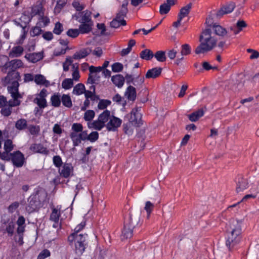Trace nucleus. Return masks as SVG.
Returning a JSON list of instances; mask_svg holds the SVG:
<instances>
[{
	"instance_id": "14",
	"label": "nucleus",
	"mask_w": 259,
	"mask_h": 259,
	"mask_svg": "<svg viewBox=\"0 0 259 259\" xmlns=\"http://www.w3.org/2000/svg\"><path fill=\"white\" fill-rule=\"evenodd\" d=\"M161 67H154L149 69L145 74L146 78H156L159 76L162 72Z\"/></svg>"
},
{
	"instance_id": "33",
	"label": "nucleus",
	"mask_w": 259,
	"mask_h": 259,
	"mask_svg": "<svg viewBox=\"0 0 259 259\" xmlns=\"http://www.w3.org/2000/svg\"><path fill=\"white\" fill-rule=\"evenodd\" d=\"M61 100L65 107L71 108L72 106V101L69 95L63 94Z\"/></svg>"
},
{
	"instance_id": "57",
	"label": "nucleus",
	"mask_w": 259,
	"mask_h": 259,
	"mask_svg": "<svg viewBox=\"0 0 259 259\" xmlns=\"http://www.w3.org/2000/svg\"><path fill=\"white\" fill-rule=\"evenodd\" d=\"M79 33V31L78 29H69L66 32V34L72 38L77 37Z\"/></svg>"
},
{
	"instance_id": "25",
	"label": "nucleus",
	"mask_w": 259,
	"mask_h": 259,
	"mask_svg": "<svg viewBox=\"0 0 259 259\" xmlns=\"http://www.w3.org/2000/svg\"><path fill=\"white\" fill-rule=\"evenodd\" d=\"M10 61L9 58L6 55H0V67L3 73H7V69L5 68L8 66Z\"/></svg>"
},
{
	"instance_id": "12",
	"label": "nucleus",
	"mask_w": 259,
	"mask_h": 259,
	"mask_svg": "<svg viewBox=\"0 0 259 259\" xmlns=\"http://www.w3.org/2000/svg\"><path fill=\"white\" fill-rule=\"evenodd\" d=\"M29 149L33 153H40L46 155L49 154V150L41 143L31 144Z\"/></svg>"
},
{
	"instance_id": "31",
	"label": "nucleus",
	"mask_w": 259,
	"mask_h": 259,
	"mask_svg": "<svg viewBox=\"0 0 259 259\" xmlns=\"http://www.w3.org/2000/svg\"><path fill=\"white\" fill-rule=\"evenodd\" d=\"M42 7L41 4L39 5H36L34 7H31V12L29 15L32 18L36 15H38L40 16H42V13H41Z\"/></svg>"
},
{
	"instance_id": "24",
	"label": "nucleus",
	"mask_w": 259,
	"mask_h": 259,
	"mask_svg": "<svg viewBox=\"0 0 259 259\" xmlns=\"http://www.w3.org/2000/svg\"><path fill=\"white\" fill-rule=\"evenodd\" d=\"M24 51L23 48L18 46L13 47L9 53L10 57H19L21 56Z\"/></svg>"
},
{
	"instance_id": "47",
	"label": "nucleus",
	"mask_w": 259,
	"mask_h": 259,
	"mask_svg": "<svg viewBox=\"0 0 259 259\" xmlns=\"http://www.w3.org/2000/svg\"><path fill=\"white\" fill-rule=\"evenodd\" d=\"M53 162L54 165L59 168L63 165L62 158L59 155H55L53 156Z\"/></svg>"
},
{
	"instance_id": "15",
	"label": "nucleus",
	"mask_w": 259,
	"mask_h": 259,
	"mask_svg": "<svg viewBox=\"0 0 259 259\" xmlns=\"http://www.w3.org/2000/svg\"><path fill=\"white\" fill-rule=\"evenodd\" d=\"M30 12L28 11H24L21 17L19 18L20 21L23 24V30H24L32 20V17H30Z\"/></svg>"
},
{
	"instance_id": "51",
	"label": "nucleus",
	"mask_w": 259,
	"mask_h": 259,
	"mask_svg": "<svg viewBox=\"0 0 259 259\" xmlns=\"http://www.w3.org/2000/svg\"><path fill=\"white\" fill-rule=\"evenodd\" d=\"M235 7V3L233 2H231L229 4L223 6L222 8L224 9V11H225V12L227 14L231 13L234 10Z\"/></svg>"
},
{
	"instance_id": "49",
	"label": "nucleus",
	"mask_w": 259,
	"mask_h": 259,
	"mask_svg": "<svg viewBox=\"0 0 259 259\" xmlns=\"http://www.w3.org/2000/svg\"><path fill=\"white\" fill-rule=\"evenodd\" d=\"M89 128L93 127L94 129L100 131L104 127V124L101 123L99 120L94 121L92 123L91 125H88Z\"/></svg>"
},
{
	"instance_id": "34",
	"label": "nucleus",
	"mask_w": 259,
	"mask_h": 259,
	"mask_svg": "<svg viewBox=\"0 0 259 259\" xmlns=\"http://www.w3.org/2000/svg\"><path fill=\"white\" fill-rule=\"evenodd\" d=\"M28 55L31 57V62L33 63L42 60L44 58L43 52L30 53L28 54Z\"/></svg>"
},
{
	"instance_id": "62",
	"label": "nucleus",
	"mask_w": 259,
	"mask_h": 259,
	"mask_svg": "<svg viewBox=\"0 0 259 259\" xmlns=\"http://www.w3.org/2000/svg\"><path fill=\"white\" fill-rule=\"evenodd\" d=\"M246 51L249 53H251V55L249 57L250 59L253 60L259 58V52L257 51L252 49H247Z\"/></svg>"
},
{
	"instance_id": "45",
	"label": "nucleus",
	"mask_w": 259,
	"mask_h": 259,
	"mask_svg": "<svg viewBox=\"0 0 259 259\" xmlns=\"http://www.w3.org/2000/svg\"><path fill=\"white\" fill-rule=\"evenodd\" d=\"M154 207V205L150 201H147L145 203L144 209L146 210L147 213V218L149 219L151 212L153 211Z\"/></svg>"
},
{
	"instance_id": "61",
	"label": "nucleus",
	"mask_w": 259,
	"mask_h": 259,
	"mask_svg": "<svg viewBox=\"0 0 259 259\" xmlns=\"http://www.w3.org/2000/svg\"><path fill=\"white\" fill-rule=\"evenodd\" d=\"M214 12L215 11L210 12V14L206 19L205 24L208 27H211V26H213V25L214 24L213 23V18L212 17L213 16V12Z\"/></svg>"
},
{
	"instance_id": "4",
	"label": "nucleus",
	"mask_w": 259,
	"mask_h": 259,
	"mask_svg": "<svg viewBox=\"0 0 259 259\" xmlns=\"http://www.w3.org/2000/svg\"><path fill=\"white\" fill-rule=\"evenodd\" d=\"M88 246V235L87 234H79L76 237L75 244V253L82 255Z\"/></svg>"
},
{
	"instance_id": "44",
	"label": "nucleus",
	"mask_w": 259,
	"mask_h": 259,
	"mask_svg": "<svg viewBox=\"0 0 259 259\" xmlns=\"http://www.w3.org/2000/svg\"><path fill=\"white\" fill-rule=\"evenodd\" d=\"M131 123L128 121L127 123H124L122 127L124 133L128 135H132L133 133V130L131 126Z\"/></svg>"
},
{
	"instance_id": "13",
	"label": "nucleus",
	"mask_w": 259,
	"mask_h": 259,
	"mask_svg": "<svg viewBox=\"0 0 259 259\" xmlns=\"http://www.w3.org/2000/svg\"><path fill=\"white\" fill-rule=\"evenodd\" d=\"M19 83L14 82L13 85L8 87V92L11 94L12 97L15 100H18V98H22V95L19 92Z\"/></svg>"
},
{
	"instance_id": "21",
	"label": "nucleus",
	"mask_w": 259,
	"mask_h": 259,
	"mask_svg": "<svg viewBox=\"0 0 259 259\" xmlns=\"http://www.w3.org/2000/svg\"><path fill=\"white\" fill-rule=\"evenodd\" d=\"M127 5L128 2L127 1L123 2L122 4L121 8L119 12L116 14L115 18L116 19H121L122 18H124L126 16V15L128 13V9H127Z\"/></svg>"
},
{
	"instance_id": "7",
	"label": "nucleus",
	"mask_w": 259,
	"mask_h": 259,
	"mask_svg": "<svg viewBox=\"0 0 259 259\" xmlns=\"http://www.w3.org/2000/svg\"><path fill=\"white\" fill-rule=\"evenodd\" d=\"M12 155V162L14 166L16 167H22L25 162V159L24 154L19 150L11 153Z\"/></svg>"
},
{
	"instance_id": "38",
	"label": "nucleus",
	"mask_w": 259,
	"mask_h": 259,
	"mask_svg": "<svg viewBox=\"0 0 259 259\" xmlns=\"http://www.w3.org/2000/svg\"><path fill=\"white\" fill-rule=\"evenodd\" d=\"M111 102L107 99H100L98 105V108L100 110H104L106 109L107 106L110 105Z\"/></svg>"
},
{
	"instance_id": "53",
	"label": "nucleus",
	"mask_w": 259,
	"mask_h": 259,
	"mask_svg": "<svg viewBox=\"0 0 259 259\" xmlns=\"http://www.w3.org/2000/svg\"><path fill=\"white\" fill-rule=\"evenodd\" d=\"M123 66L119 62H116L112 65V70L114 72H120L122 71Z\"/></svg>"
},
{
	"instance_id": "56",
	"label": "nucleus",
	"mask_w": 259,
	"mask_h": 259,
	"mask_svg": "<svg viewBox=\"0 0 259 259\" xmlns=\"http://www.w3.org/2000/svg\"><path fill=\"white\" fill-rule=\"evenodd\" d=\"M87 140L90 141L91 142H95L99 139V134L97 132H92L87 137Z\"/></svg>"
},
{
	"instance_id": "43",
	"label": "nucleus",
	"mask_w": 259,
	"mask_h": 259,
	"mask_svg": "<svg viewBox=\"0 0 259 259\" xmlns=\"http://www.w3.org/2000/svg\"><path fill=\"white\" fill-rule=\"evenodd\" d=\"M191 53V48L189 45L185 44L181 47V54L182 56H187Z\"/></svg>"
},
{
	"instance_id": "10",
	"label": "nucleus",
	"mask_w": 259,
	"mask_h": 259,
	"mask_svg": "<svg viewBox=\"0 0 259 259\" xmlns=\"http://www.w3.org/2000/svg\"><path fill=\"white\" fill-rule=\"evenodd\" d=\"M24 64L20 59H13L10 61L8 67L5 68L7 69V72L8 71H18L17 70L19 68L23 67Z\"/></svg>"
},
{
	"instance_id": "28",
	"label": "nucleus",
	"mask_w": 259,
	"mask_h": 259,
	"mask_svg": "<svg viewBox=\"0 0 259 259\" xmlns=\"http://www.w3.org/2000/svg\"><path fill=\"white\" fill-rule=\"evenodd\" d=\"M213 29L216 35L224 36L228 33L227 30L220 25L215 23L213 25Z\"/></svg>"
},
{
	"instance_id": "22",
	"label": "nucleus",
	"mask_w": 259,
	"mask_h": 259,
	"mask_svg": "<svg viewBox=\"0 0 259 259\" xmlns=\"http://www.w3.org/2000/svg\"><path fill=\"white\" fill-rule=\"evenodd\" d=\"M139 221L140 219L138 217L130 214L128 220L124 222V224L134 229L139 224Z\"/></svg>"
},
{
	"instance_id": "50",
	"label": "nucleus",
	"mask_w": 259,
	"mask_h": 259,
	"mask_svg": "<svg viewBox=\"0 0 259 259\" xmlns=\"http://www.w3.org/2000/svg\"><path fill=\"white\" fill-rule=\"evenodd\" d=\"M170 8L171 7L169 5L166 4V3H164L160 6L159 13L161 15L166 14L169 12Z\"/></svg>"
},
{
	"instance_id": "35",
	"label": "nucleus",
	"mask_w": 259,
	"mask_h": 259,
	"mask_svg": "<svg viewBox=\"0 0 259 259\" xmlns=\"http://www.w3.org/2000/svg\"><path fill=\"white\" fill-rule=\"evenodd\" d=\"M60 217V212L55 208H53L52 212L51 213L50 220L56 223H58L59 222V218Z\"/></svg>"
},
{
	"instance_id": "55",
	"label": "nucleus",
	"mask_w": 259,
	"mask_h": 259,
	"mask_svg": "<svg viewBox=\"0 0 259 259\" xmlns=\"http://www.w3.org/2000/svg\"><path fill=\"white\" fill-rule=\"evenodd\" d=\"M66 4V2L65 1L62 2V1H57L56 5L55 7V12L57 13H59L61 10L65 7Z\"/></svg>"
},
{
	"instance_id": "37",
	"label": "nucleus",
	"mask_w": 259,
	"mask_h": 259,
	"mask_svg": "<svg viewBox=\"0 0 259 259\" xmlns=\"http://www.w3.org/2000/svg\"><path fill=\"white\" fill-rule=\"evenodd\" d=\"M33 101L40 109H44L48 106V104L46 98H36L34 99Z\"/></svg>"
},
{
	"instance_id": "26",
	"label": "nucleus",
	"mask_w": 259,
	"mask_h": 259,
	"mask_svg": "<svg viewBox=\"0 0 259 259\" xmlns=\"http://www.w3.org/2000/svg\"><path fill=\"white\" fill-rule=\"evenodd\" d=\"M192 7V4L190 3L186 6L182 7L180 10L178 16L179 17H181L182 19H183L184 17L187 16L190 13Z\"/></svg>"
},
{
	"instance_id": "46",
	"label": "nucleus",
	"mask_w": 259,
	"mask_h": 259,
	"mask_svg": "<svg viewBox=\"0 0 259 259\" xmlns=\"http://www.w3.org/2000/svg\"><path fill=\"white\" fill-rule=\"evenodd\" d=\"M95 113L93 110H88L84 113L83 118L87 121L92 120L95 117Z\"/></svg>"
},
{
	"instance_id": "63",
	"label": "nucleus",
	"mask_w": 259,
	"mask_h": 259,
	"mask_svg": "<svg viewBox=\"0 0 259 259\" xmlns=\"http://www.w3.org/2000/svg\"><path fill=\"white\" fill-rule=\"evenodd\" d=\"M212 68V66L209 64L208 62L204 61L202 63V68H200L198 71L201 72L205 71H209Z\"/></svg>"
},
{
	"instance_id": "32",
	"label": "nucleus",
	"mask_w": 259,
	"mask_h": 259,
	"mask_svg": "<svg viewBox=\"0 0 259 259\" xmlns=\"http://www.w3.org/2000/svg\"><path fill=\"white\" fill-rule=\"evenodd\" d=\"M85 90L84 85L82 83H79L74 87L72 93L76 95H80L84 93Z\"/></svg>"
},
{
	"instance_id": "11",
	"label": "nucleus",
	"mask_w": 259,
	"mask_h": 259,
	"mask_svg": "<svg viewBox=\"0 0 259 259\" xmlns=\"http://www.w3.org/2000/svg\"><path fill=\"white\" fill-rule=\"evenodd\" d=\"M73 171V167L71 163H64L62 165V168H59V172L63 178H68L70 177L71 172Z\"/></svg>"
},
{
	"instance_id": "17",
	"label": "nucleus",
	"mask_w": 259,
	"mask_h": 259,
	"mask_svg": "<svg viewBox=\"0 0 259 259\" xmlns=\"http://www.w3.org/2000/svg\"><path fill=\"white\" fill-rule=\"evenodd\" d=\"M133 229L124 224V227L121 235V239L123 241L124 239L131 238L133 235Z\"/></svg>"
},
{
	"instance_id": "52",
	"label": "nucleus",
	"mask_w": 259,
	"mask_h": 259,
	"mask_svg": "<svg viewBox=\"0 0 259 259\" xmlns=\"http://www.w3.org/2000/svg\"><path fill=\"white\" fill-rule=\"evenodd\" d=\"M71 130L72 132L71 133H74V134H77L82 132L83 130V126L80 123H74L72 125Z\"/></svg>"
},
{
	"instance_id": "1",
	"label": "nucleus",
	"mask_w": 259,
	"mask_h": 259,
	"mask_svg": "<svg viewBox=\"0 0 259 259\" xmlns=\"http://www.w3.org/2000/svg\"><path fill=\"white\" fill-rule=\"evenodd\" d=\"M47 196V193L45 190L38 188L28 198V204L26 207V211L29 213L38 211L43 207Z\"/></svg>"
},
{
	"instance_id": "20",
	"label": "nucleus",
	"mask_w": 259,
	"mask_h": 259,
	"mask_svg": "<svg viewBox=\"0 0 259 259\" xmlns=\"http://www.w3.org/2000/svg\"><path fill=\"white\" fill-rule=\"evenodd\" d=\"M81 24L78 29L81 34H86L91 32L92 30L93 23L80 22Z\"/></svg>"
},
{
	"instance_id": "40",
	"label": "nucleus",
	"mask_w": 259,
	"mask_h": 259,
	"mask_svg": "<svg viewBox=\"0 0 259 259\" xmlns=\"http://www.w3.org/2000/svg\"><path fill=\"white\" fill-rule=\"evenodd\" d=\"M73 85V81L71 78H65L62 83V87L65 90H69Z\"/></svg>"
},
{
	"instance_id": "42",
	"label": "nucleus",
	"mask_w": 259,
	"mask_h": 259,
	"mask_svg": "<svg viewBox=\"0 0 259 259\" xmlns=\"http://www.w3.org/2000/svg\"><path fill=\"white\" fill-rule=\"evenodd\" d=\"M15 127L19 130H22L27 127V121L25 119H20L17 121Z\"/></svg>"
},
{
	"instance_id": "29",
	"label": "nucleus",
	"mask_w": 259,
	"mask_h": 259,
	"mask_svg": "<svg viewBox=\"0 0 259 259\" xmlns=\"http://www.w3.org/2000/svg\"><path fill=\"white\" fill-rule=\"evenodd\" d=\"M110 118V111L106 110L104 111L101 114H100L98 117V120L100 121L101 123L104 124V126H106L105 123Z\"/></svg>"
},
{
	"instance_id": "54",
	"label": "nucleus",
	"mask_w": 259,
	"mask_h": 259,
	"mask_svg": "<svg viewBox=\"0 0 259 259\" xmlns=\"http://www.w3.org/2000/svg\"><path fill=\"white\" fill-rule=\"evenodd\" d=\"M4 148L5 151H8V152H11L12 151L14 148V145L13 144L12 141L10 139L6 140L4 143Z\"/></svg>"
},
{
	"instance_id": "18",
	"label": "nucleus",
	"mask_w": 259,
	"mask_h": 259,
	"mask_svg": "<svg viewBox=\"0 0 259 259\" xmlns=\"http://www.w3.org/2000/svg\"><path fill=\"white\" fill-rule=\"evenodd\" d=\"M124 96L127 97L128 100L134 101L137 97L136 90L135 87L130 85L126 89Z\"/></svg>"
},
{
	"instance_id": "58",
	"label": "nucleus",
	"mask_w": 259,
	"mask_h": 259,
	"mask_svg": "<svg viewBox=\"0 0 259 259\" xmlns=\"http://www.w3.org/2000/svg\"><path fill=\"white\" fill-rule=\"evenodd\" d=\"M69 136L72 141L73 145L74 147L78 146L79 144L81 143V141L76 137V134H74V133H70Z\"/></svg>"
},
{
	"instance_id": "36",
	"label": "nucleus",
	"mask_w": 259,
	"mask_h": 259,
	"mask_svg": "<svg viewBox=\"0 0 259 259\" xmlns=\"http://www.w3.org/2000/svg\"><path fill=\"white\" fill-rule=\"evenodd\" d=\"M154 56L156 59V60L161 62H163L165 61L166 59V57L165 55V52L163 51H157L154 54Z\"/></svg>"
},
{
	"instance_id": "6",
	"label": "nucleus",
	"mask_w": 259,
	"mask_h": 259,
	"mask_svg": "<svg viewBox=\"0 0 259 259\" xmlns=\"http://www.w3.org/2000/svg\"><path fill=\"white\" fill-rule=\"evenodd\" d=\"M7 73V76L2 79V83L4 87L10 83H11V85H13L14 82L19 83V81L21 80L20 72L18 71H8Z\"/></svg>"
},
{
	"instance_id": "30",
	"label": "nucleus",
	"mask_w": 259,
	"mask_h": 259,
	"mask_svg": "<svg viewBox=\"0 0 259 259\" xmlns=\"http://www.w3.org/2000/svg\"><path fill=\"white\" fill-rule=\"evenodd\" d=\"M60 95L58 93L54 94L51 98V102L52 106L55 107H58L61 105Z\"/></svg>"
},
{
	"instance_id": "23",
	"label": "nucleus",
	"mask_w": 259,
	"mask_h": 259,
	"mask_svg": "<svg viewBox=\"0 0 259 259\" xmlns=\"http://www.w3.org/2000/svg\"><path fill=\"white\" fill-rule=\"evenodd\" d=\"M204 115V111L202 109H200L188 115L189 119L192 122H196L202 117Z\"/></svg>"
},
{
	"instance_id": "16",
	"label": "nucleus",
	"mask_w": 259,
	"mask_h": 259,
	"mask_svg": "<svg viewBox=\"0 0 259 259\" xmlns=\"http://www.w3.org/2000/svg\"><path fill=\"white\" fill-rule=\"evenodd\" d=\"M91 52L92 50L89 48L82 49L74 54L73 58L76 60L80 59L88 56Z\"/></svg>"
},
{
	"instance_id": "2",
	"label": "nucleus",
	"mask_w": 259,
	"mask_h": 259,
	"mask_svg": "<svg viewBox=\"0 0 259 259\" xmlns=\"http://www.w3.org/2000/svg\"><path fill=\"white\" fill-rule=\"evenodd\" d=\"M200 44L196 47V54H205L211 51L217 46V40L211 36L210 28H206L199 36Z\"/></svg>"
},
{
	"instance_id": "8",
	"label": "nucleus",
	"mask_w": 259,
	"mask_h": 259,
	"mask_svg": "<svg viewBox=\"0 0 259 259\" xmlns=\"http://www.w3.org/2000/svg\"><path fill=\"white\" fill-rule=\"evenodd\" d=\"M234 181L236 185V191L237 193L243 191L248 187V180L241 175H238L235 178Z\"/></svg>"
},
{
	"instance_id": "41",
	"label": "nucleus",
	"mask_w": 259,
	"mask_h": 259,
	"mask_svg": "<svg viewBox=\"0 0 259 259\" xmlns=\"http://www.w3.org/2000/svg\"><path fill=\"white\" fill-rule=\"evenodd\" d=\"M84 14L82 15L81 18L78 20V22L93 23L90 16L91 12L88 13V12L87 11L86 12H84Z\"/></svg>"
},
{
	"instance_id": "48",
	"label": "nucleus",
	"mask_w": 259,
	"mask_h": 259,
	"mask_svg": "<svg viewBox=\"0 0 259 259\" xmlns=\"http://www.w3.org/2000/svg\"><path fill=\"white\" fill-rule=\"evenodd\" d=\"M97 27L98 29L101 30L100 32V35L109 36L110 35L109 32H106V26L104 23H98L97 24Z\"/></svg>"
},
{
	"instance_id": "64",
	"label": "nucleus",
	"mask_w": 259,
	"mask_h": 259,
	"mask_svg": "<svg viewBox=\"0 0 259 259\" xmlns=\"http://www.w3.org/2000/svg\"><path fill=\"white\" fill-rule=\"evenodd\" d=\"M50 251L47 249H45L39 253L37 257L40 259H45L46 257L50 256Z\"/></svg>"
},
{
	"instance_id": "5",
	"label": "nucleus",
	"mask_w": 259,
	"mask_h": 259,
	"mask_svg": "<svg viewBox=\"0 0 259 259\" xmlns=\"http://www.w3.org/2000/svg\"><path fill=\"white\" fill-rule=\"evenodd\" d=\"M125 119L135 127H140L143 124L142 114L137 112V108H133L130 113L127 114L124 116V120Z\"/></svg>"
},
{
	"instance_id": "19",
	"label": "nucleus",
	"mask_w": 259,
	"mask_h": 259,
	"mask_svg": "<svg viewBox=\"0 0 259 259\" xmlns=\"http://www.w3.org/2000/svg\"><path fill=\"white\" fill-rule=\"evenodd\" d=\"M111 81L118 88H121L125 82V78L122 74H118L112 76Z\"/></svg>"
},
{
	"instance_id": "27",
	"label": "nucleus",
	"mask_w": 259,
	"mask_h": 259,
	"mask_svg": "<svg viewBox=\"0 0 259 259\" xmlns=\"http://www.w3.org/2000/svg\"><path fill=\"white\" fill-rule=\"evenodd\" d=\"M153 56L154 54L152 51L148 49L143 50L140 54V58L145 60H150Z\"/></svg>"
},
{
	"instance_id": "59",
	"label": "nucleus",
	"mask_w": 259,
	"mask_h": 259,
	"mask_svg": "<svg viewBox=\"0 0 259 259\" xmlns=\"http://www.w3.org/2000/svg\"><path fill=\"white\" fill-rule=\"evenodd\" d=\"M63 31V25L59 22H57L55 25L53 32L57 35L60 34Z\"/></svg>"
},
{
	"instance_id": "3",
	"label": "nucleus",
	"mask_w": 259,
	"mask_h": 259,
	"mask_svg": "<svg viewBox=\"0 0 259 259\" xmlns=\"http://www.w3.org/2000/svg\"><path fill=\"white\" fill-rule=\"evenodd\" d=\"M241 229L240 228H234L231 231L226 241V245L229 251H233L236 249V245L240 241Z\"/></svg>"
},
{
	"instance_id": "9",
	"label": "nucleus",
	"mask_w": 259,
	"mask_h": 259,
	"mask_svg": "<svg viewBox=\"0 0 259 259\" xmlns=\"http://www.w3.org/2000/svg\"><path fill=\"white\" fill-rule=\"evenodd\" d=\"M122 123V120L120 118L112 115L110 121L106 125L108 131L115 132L117 128L120 127Z\"/></svg>"
},
{
	"instance_id": "60",
	"label": "nucleus",
	"mask_w": 259,
	"mask_h": 259,
	"mask_svg": "<svg viewBox=\"0 0 259 259\" xmlns=\"http://www.w3.org/2000/svg\"><path fill=\"white\" fill-rule=\"evenodd\" d=\"M28 129L30 133L32 135H36L38 134L40 131L39 126L38 125H30L28 126Z\"/></svg>"
},
{
	"instance_id": "39",
	"label": "nucleus",
	"mask_w": 259,
	"mask_h": 259,
	"mask_svg": "<svg viewBox=\"0 0 259 259\" xmlns=\"http://www.w3.org/2000/svg\"><path fill=\"white\" fill-rule=\"evenodd\" d=\"M247 26L246 22L243 20H238L236 24V26L237 28V30L235 32V35L239 33L240 31H241L244 28L246 27Z\"/></svg>"
}]
</instances>
